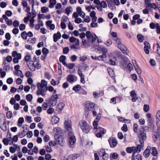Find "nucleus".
Masks as SVG:
<instances>
[{"mask_svg": "<svg viewBox=\"0 0 160 160\" xmlns=\"http://www.w3.org/2000/svg\"><path fill=\"white\" fill-rule=\"evenodd\" d=\"M79 155L78 154H74L70 155L68 158L67 159L68 160H72L75 159L77 157H79Z\"/></svg>", "mask_w": 160, "mask_h": 160, "instance_id": "aec40b11", "label": "nucleus"}, {"mask_svg": "<svg viewBox=\"0 0 160 160\" xmlns=\"http://www.w3.org/2000/svg\"><path fill=\"white\" fill-rule=\"evenodd\" d=\"M27 16L26 17H25L24 19V21L25 23H27L28 21L29 18L30 17H32V12L28 13L27 14Z\"/></svg>", "mask_w": 160, "mask_h": 160, "instance_id": "5701e85b", "label": "nucleus"}, {"mask_svg": "<svg viewBox=\"0 0 160 160\" xmlns=\"http://www.w3.org/2000/svg\"><path fill=\"white\" fill-rule=\"evenodd\" d=\"M54 112V109L52 108H49L47 111V112L49 114H52Z\"/></svg>", "mask_w": 160, "mask_h": 160, "instance_id": "bf43d9fd", "label": "nucleus"}, {"mask_svg": "<svg viewBox=\"0 0 160 160\" xmlns=\"http://www.w3.org/2000/svg\"><path fill=\"white\" fill-rule=\"evenodd\" d=\"M39 59L37 58L36 56H35L33 57V60L30 61L27 63L28 67L32 72L35 71L36 68L40 69L41 67L39 64Z\"/></svg>", "mask_w": 160, "mask_h": 160, "instance_id": "f257e3e1", "label": "nucleus"}, {"mask_svg": "<svg viewBox=\"0 0 160 160\" xmlns=\"http://www.w3.org/2000/svg\"><path fill=\"white\" fill-rule=\"evenodd\" d=\"M99 48L98 50L102 52V54L106 55V53L108 52V49L104 47H100Z\"/></svg>", "mask_w": 160, "mask_h": 160, "instance_id": "cd10ccee", "label": "nucleus"}, {"mask_svg": "<svg viewBox=\"0 0 160 160\" xmlns=\"http://www.w3.org/2000/svg\"><path fill=\"white\" fill-rule=\"evenodd\" d=\"M26 98L28 101L30 102L32 99V96L31 94H28L26 96Z\"/></svg>", "mask_w": 160, "mask_h": 160, "instance_id": "e433bc0d", "label": "nucleus"}, {"mask_svg": "<svg viewBox=\"0 0 160 160\" xmlns=\"http://www.w3.org/2000/svg\"><path fill=\"white\" fill-rule=\"evenodd\" d=\"M95 104L90 102H87L86 104V107L89 111H92L95 110L94 106Z\"/></svg>", "mask_w": 160, "mask_h": 160, "instance_id": "6e6552de", "label": "nucleus"}, {"mask_svg": "<svg viewBox=\"0 0 160 160\" xmlns=\"http://www.w3.org/2000/svg\"><path fill=\"white\" fill-rule=\"evenodd\" d=\"M105 150L104 149H102L98 152V154L100 157H102L103 154L105 153Z\"/></svg>", "mask_w": 160, "mask_h": 160, "instance_id": "ea45409f", "label": "nucleus"}, {"mask_svg": "<svg viewBox=\"0 0 160 160\" xmlns=\"http://www.w3.org/2000/svg\"><path fill=\"white\" fill-rule=\"evenodd\" d=\"M156 122L157 129V132H155L153 134L154 137L153 139L155 141L158 139L160 141V120L157 119Z\"/></svg>", "mask_w": 160, "mask_h": 160, "instance_id": "39448f33", "label": "nucleus"}, {"mask_svg": "<svg viewBox=\"0 0 160 160\" xmlns=\"http://www.w3.org/2000/svg\"><path fill=\"white\" fill-rule=\"evenodd\" d=\"M108 142L110 144L111 147H114L116 146L117 144V141L115 139H112L111 140L110 139H108Z\"/></svg>", "mask_w": 160, "mask_h": 160, "instance_id": "f3484780", "label": "nucleus"}, {"mask_svg": "<svg viewBox=\"0 0 160 160\" xmlns=\"http://www.w3.org/2000/svg\"><path fill=\"white\" fill-rule=\"evenodd\" d=\"M156 28L157 29V33L160 34V26L158 23L156 24Z\"/></svg>", "mask_w": 160, "mask_h": 160, "instance_id": "052dcab7", "label": "nucleus"}, {"mask_svg": "<svg viewBox=\"0 0 160 160\" xmlns=\"http://www.w3.org/2000/svg\"><path fill=\"white\" fill-rule=\"evenodd\" d=\"M74 22L76 23H80L81 22H84V21H82L81 18H77L74 20Z\"/></svg>", "mask_w": 160, "mask_h": 160, "instance_id": "0e129e2a", "label": "nucleus"}, {"mask_svg": "<svg viewBox=\"0 0 160 160\" xmlns=\"http://www.w3.org/2000/svg\"><path fill=\"white\" fill-rule=\"evenodd\" d=\"M120 63L121 67L124 68L128 63V58L126 57L122 58L120 60Z\"/></svg>", "mask_w": 160, "mask_h": 160, "instance_id": "0eeeda50", "label": "nucleus"}, {"mask_svg": "<svg viewBox=\"0 0 160 160\" xmlns=\"http://www.w3.org/2000/svg\"><path fill=\"white\" fill-rule=\"evenodd\" d=\"M114 40L118 44V46L120 45H122L121 44V40L120 39L117 37L116 38L114 39Z\"/></svg>", "mask_w": 160, "mask_h": 160, "instance_id": "13d9d810", "label": "nucleus"}, {"mask_svg": "<svg viewBox=\"0 0 160 160\" xmlns=\"http://www.w3.org/2000/svg\"><path fill=\"white\" fill-rule=\"evenodd\" d=\"M145 3L146 4L147 7L146 8H148L149 9L150 8L151 6L152 5V3H150V0H148L145 2Z\"/></svg>", "mask_w": 160, "mask_h": 160, "instance_id": "3c124183", "label": "nucleus"}, {"mask_svg": "<svg viewBox=\"0 0 160 160\" xmlns=\"http://www.w3.org/2000/svg\"><path fill=\"white\" fill-rule=\"evenodd\" d=\"M79 125L84 133H87L90 130V126L84 120L80 121L79 122Z\"/></svg>", "mask_w": 160, "mask_h": 160, "instance_id": "7ed1b4c3", "label": "nucleus"}, {"mask_svg": "<svg viewBox=\"0 0 160 160\" xmlns=\"http://www.w3.org/2000/svg\"><path fill=\"white\" fill-rule=\"evenodd\" d=\"M109 157V154L105 152L103 155L102 158L104 160H107L108 158Z\"/></svg>", "mask_w": 160, "mask_h": 160, "instance_id": "603ef678", "label": "nucleus"}, {"mask_svg": "<svg viewBox=\"0 0 160 160\" xmlns=\"http://www.w3.org/2000/svg\"><path fill=\"white\" fill-rule=\"evenodd\" d=\"M75 75L69 74L67 77V80L68 82L72 83L74 82V77Z\"/></svg>", "mask_w": 160, "mask_h": 160, "instance_id": "6ab92c4d", "label": "nucleus"}, {"mask_svg": "<svg viewBox=\"0 0 160 160\" xmlns=\"http://www.w3.org/2000/svg\"><path fill=\"white\" fill-rule=\"evenodd\" d=\"M48 10V8L46 7H43L41 9V12L42 13H44L47 12Z\"/></svg>", "mask_w": 160, "mask_h": 160, "instance_id": "a19ab883", "label": "nucleus"}, {"mask_svg": "<svg viewBox=\"0 0 160 160\" xmlns=\"http://www.w3.org/2000/svg\"><path fill=\"white\" fill-rule=\"evenodd\" d=\"M76 141V138L75 137L74 135L71 136L69 139V142L70 144L71 145H72L74 144Z\"/></svg>", "mask_w": 160, "mask_h": 160, "instance_id": "412c9836", "label": "nucleus"}, {"mask_svg": "<svg viewBox=\"0 0 160 160\" xmlns=\"http://www.w3.org/2000/svg\"><path fill=\"white\" fill-rule=\"evenodd\" d=\"M72 9V8L70 6H68L67 7L65 10V13H66L68 16H69V15L70 12L72 11H71V9Z\"/></svg>", "mask_w": 160, "mask_h": 160, "instance_id": "c9c22d12", "label": "nucleus"}, {"mask_svg": "<svg viewBox=\"0 0 160 160\" xmlns=\"http://www.w3.org/2000/svg\"><path fill=\"white\" fill-rule=\"evenodd\" d=\"M136 147H128L126 148V151L128 153H131L132 152L135 151Z\"/></svg>", "mask_w": 160, "mask_h": 160, "instance_id": "4be33fe9", "label": "nucleus"}, {"mask_svg": "<svg viewBox=\"0 0 160 160\" xmlns=\"http://www.w3.org/2000/svg\"><path fill=\"white\" fill-rule=\"evenodd\" d=\"M122 130L124 132H127L128 130V128L127 124H124L123 125L121 128Z\"/></svg>", "mask_w": 160, "mask_h": 160, "instance_id": "49530a36", "label": "nucleus"}, {"mask_svg": "<svg viewBox=\"0 0 160 160\" xmlns=\"http://www.w3.org/2000/svg\"><path fill=\"white\" fill-rule=\"evenodd\" d=\"M118 48L125 54L128 55L129 51L127 47L123 45H120L118 46Z\"/></svg>", "mask_w": 160, "mask_h": 160, "instance_id": "f8f14e48", "label": "nucleus"}, {"mask_svg": "<svg viewBox=\"0 0 160 160\" xmlns=\"http://www.w3.org/2000/svg\"><path fill=\"white\" fill-rule=\"evenodd\" d=\"M98 121H94V122L93 123V125L94 127V129H96L97 130V128H98L97 127L98 123Z\"/></svg>", "mask_w": 160, "mask_h": 160, "instance_id": "de8ad7c7", "label": "nucleus"}, {"mask_svg": "<svg viewBox=\"0 0 160 160\" xmlns=\"http://www.w3.org/2000/svg\"><path fill=\"white\" fill-rule=\"evenodd\" d=\"M149 129L148 126H142L140 128V134L139 136L140 138V143L142 144L144 143V140H146L147 138L146 135V131Z\"/></svg>", "mask_w": 160, "mask_h": 160, "instance_id": "f03ea898", "label": "nucleus"}, {"mask_svg": "<svg viewBox=\"0 0 160 160\" xmlns=\"http://www.w3.org/2000/svg\"><path fill=\"white\" fill-rule=\"evenodd\" d=\"M26 128V129H23V131L21 132V138L23 137L27 134V132L28 131V130L27 129V127Z\"/></svg>", "mask_w": 160, "mask_h": 160, "instance_id": "473e14b6", "label": "nucleus"}, {"mask_svg": "<svg viewBox=\"0 0 160 160\" xmlns=\"http://www.w3.org/2000/svg\"><path fill=\"white\" fill-rule=\"evenodd\" d=\"M65 106L64 104L62 102L59 103L58 105L57 108L60 111H61L63 108Z\"/></svg>", "mask_w": 160, "mask_h": 160, "instance_id": "bb28decb", "label": "nucleus"}, {"mask_svg": "<svg viewBox=\"0 0 160 160\" xmlns=\"http://www.w3.org/2000/svg\"><path fill=\"white\" fill-rule=\"evenodd\" d=\"M32 16L31 18L30 19V26L32 28L34 27V18L36 17V14L33 12H32Z\"/></svg>", "mask_w": 160, "mask_h": 160, "instance_id": "ddd939ff", "label": "nucleus"}, {"mask_svg": "<svg viewBox=\"0 0 160 160\" xmlns=\"http://www.w3.org/2000/svg\"><path fill=\"white\" fill-rule=\"evenodd\" d=\"M81 88V86L79 85L78 84L73 87L72 88V89L75 91L77 92L80 90Z\"/></svg>", "mask_w": 160, "mask_h": 160, "instance_id": "72a5a7b5", "label": "nucleus"}, {"mask_svg": "<svg viewBox=\"0 0 160 160\" xmlns=\"http://www.w3.org/2000/svg\"><path fill=\"white\" fill-rule=\"evenodd\" d=\"M16 100H15V98H12L9 101V102L12 105H14V104H15L16 102Z\"/></svg>", "mask_w": 160, "mask_h": 160, "instance_id": "774afa93", "label": "nucleus"}, {"mask_svg": "<svg viewBox=\"0 0 160 160\" xmlns=\"http://www.w3.org/2000/svg\"><path fill=\"white\" fill-rule=\"evenodd\" d=\"M130 95L132 97V101L135 102L138 99V98L136 96L137 94L135 92V91H132L130 92Z\"/></svg>", "mask_w": 160, "mask_h": 160, "instance_id": "2eb2a0df", "label": "nucleus"}, {"mask_svg": "<svg viewBox=\"0 0 160 160\" xmlns=\"http://www.w3.org/2000/svg\"><path fill=\"white\" fill-rule=\"evenodd\" d=\"M19 55H20V53H18L16 51H14L12 54V56L14 57H19Z\"/></svg>", "mask_w": 160, "mask_h": 160, "instance_id": "e2e57ef3", "label": "nucleus"}, {"mask_svg": "<svg viewBox=\"0 0 160 160\" xmlns=\"http://www.w3.org/2000/svg\"><path fill=\"white\" fill-rule=\"evenodd\" d=\"M64 124L65 126L68 131H70L72 130V125L71 120H65Z\"/></svg>", "mask_w": 160, "mask_h": 160, "instance_id": "1a4fd4ad", "label": "nucleus"}, {"mask_svg": "<svg viewBox=\"0 0 160 160\" xmlns=\"http://www.w3.org/2000/svg\"><path fill=\"white\" fill-rule=\"evenodd\" d=\"M138 125L136 123H135L133 125V130L134 132L137 133L138 132Z\"/></svg>", "mask_w": 160, "mask_h": 160, "instance_id": "69168bd1", "label": "nucleus"}, {"mask_svg": "<svg viewBox=\"0 0 160 160\" xmlns=\"http://www.w3.org/2000/svg\"><path fill=\"white\" fill-rule=\"evenodd\" d=\"M49 2V8H52L54 7V5L56 3V0H50Z\"/></svg>", "mask_w": 160, "mask_h": 160, "instance_id": "b1692460", "label": "nucleus"}, {"mask_svg": "<svg viewBox=\"0 0 160 160\" xmlns=\"http://www.w3.org/2000/svg\"><path fill=\"white\" fill-rule=\"evenodd\" d=\"M138 41L140 42H142L143 41V36L141 34H138L137 36Z\"/></svg>", "mask_w": 160, "mask_h": 160, "instance_id": "7c9ffc66", "label": "nucleus"}, {"mask_svg": "<svg viewBox=\"0 0 160 160\" xmlns=\"http://www.w3.org/2000/svg\"><path fill=\"white\" fill-rule=\"evenodd\" d=\"M42 53L43 54L47 55L48 53L49 50H48L45 48H43L42 50Z\"/></svg>", "mask_w": 160, "mask_h": 160, "instance_id": "c03bdc74", "label": "nucleus"}, {"mask_svg": "<svg viewBox=\"0 0 160 160\" xmlns=\"http://www.w3.org/2000/svg\"><path fill=\"white\" fill-rule=\"evenodd\" d=\"M148 127H149V129L150 130H154L155 129V126L153 123H150L148 124Z\"/></svg>", "mask_w": 160, "mask_h": 160, "instance_id": "4c0bfd02", "label": "nucleus"}, {"mask_svg": "<svg viewBox=\"0 0 160 160\" xmlns=\"http://www.w3.org/2000/svg\"><path fill=\"white\" fill-rule=\"evenodd\" d=\"M86 36L88 40L90 39L92 35L91 32L90 31H87L86 32Z\"/></svg>", "mask_w": 160, "mask_h": 160, "instance_id": "79ce46f5", "label": "nucleus"}, {"mask_svg": "<svg viewBox=\"0 0 160 160\" xmlns=\"http://www.w3.org/2000/svg\"><path fill=\"white\" fill-rule=\"evenodd\" d=\"M150 46H145L144 48V50L147 54H148L149 53V48H150Z\"/></svg>", "mask_w": 160, "mask_h": 160, "instance_id": "37998d69", "label": "nucleus"}, {"mask_svg": "<svg viewBox=\"0 0 160 160\" xmlns=\"http://www.w3.org/2000/svg\"><path fill=\"white\" fill-rule=\"evenodd\" d=\"M66 59V57L65 56L62 55L59 58V61L62 62H63V61H65Z\"/></svg>", "mask_w": 160, "mask_h": 160, "instance_id": "680f3d73", "label": "nucleus"}, {"mask_svg": "<svg viewBox=\"0 0 160 160\" xmlns=\"http://www.w3.org/2000/svg\"><path fill=\"white\" fill-rule=\"evenodd\" d=\"M10 139L5 138H4L2 140V142L4 144L6 145H7L8 144V142H10Z\"/></svg>", "mask_w": 160, "mask_h": 160, "instance_id": "8fccbe9b", "label": "nucleus"}, {"mask_svg": "<svg viewBox=\"0 0 160 160\" xmlns=\"http://www.w3.org/2000/svg\"><path fill=\"white\" fill-rule=\"evenodd\" d=\"M143 143H142L141 144V145L138 144L137 145V147L136 148V150L135 151L136 152H138H138H139L141 150V148L142 147V146L143 145Z\"/></svg>", "mask_w": 160, "mask_h": 160, "instance_id": "2f4dec72", "label": "nucleus"}, {"mask_svg": "<svg viewBox=\"0 0 160 160\" xmlns=\"http://www.w3.org/2000/svg\"><path fill=\"white\" fill-rule=\"evenodd\" d=\"M67 67L69 69H72L74 67L75 64L74 63H69L68 64Z\"/></svg>", "mask_w": 160, "mask_h": 160, "instance_id": "6e6d98bb", "label": "nucleus"}, {"mask_svg": "<svg viewBox=\"0 0 160 160\" xmlns=\"http://www.w3.org/2000/svg\"><path fill=\"white\" fill-rule=\"evenodd\" d=\"M61 34L60 32H58L57 33L54 34L53 35L54 42H57L58 39L61 38Z\"/></svg>", "mask_w": 160, "mask_h": 160, "instance_id": "4468645a", "label": "nucleus"}, {"mask_svg": "<svg viewBox=\"0 0 160 160\" xmlns=\"http://www.w3.org/2000/svg\"><path fill=\"white\" fill-rule=\"evenodd\" d=\"M134 66L138 73L140 74L141 73V70L137 64H136V65L134 64Z\"/></svg>", "mask_w": 160, "mask_h": 160, "instance_id": "c756f323", "label": "nucleus"}, {"mask_svg": "<svg viewBox=\"0 0 160 160\" xmlns=\"http://www.w3.org/2000/svg\"><path fill=\"white\" fill-rule=\"evenodd\" d=\"M69 52V48L68 47L64 48L63 49V52L64 54H67Z\"/></svg>", "mask_w": 160, "mask_h": 160, "instance_id": "09e8293b", "label": "nucleus"}, {"mask_svg": "<svg viewBox=\"0 0 160 160\" xmlns=\"http://www.w3.org/2000/svg\"><path fill=\"white\" fill-rule=\"evenodd\" d=\"M108 7L111 8L112 9H113L116 8L115 6L113 4V2L112 0H106Z\"/></svg>", "mask_w": 160, "mask_h": 160, "instance_id": "a211bd4d", "label": "nucleus"}, {"mask_svg": "<svg viewBox=\"0 0 160 160\" xmlns=\"http://www.w3.org/2000/svg\"><path fill=\"white\" fill-rule=\"evenodd\" d=\"M149 109V105L147 104H145L144 105L143 110L145 112H148Z\"/></svg>", "mask_w": 160, "mask_h": 160, "instance_id": "864d4df0", "label": "nucleus"}, {"mask_svg": "<svg viewBox=\"0 0 160 160\" xmlns=\"http://www.w3.org/2000/svg\"><path fill=\"white\" fill-rule=\"evenodd\" d=\"M21 36L23 39H26L27 38V33L26 31H23L21 34Z\"/></svg>", "mask_w": 160, "mask_h": 160, "instance_id": "58836bf2", "label": "nucleus"}, {"mask_svg": "<svg viewBox=\"0 0 160 160\" xmlns=\"http://www.w3.org/2000/svg\"><path fill=\"white\" fill-rule=\"evenodd\" d=\"M69 42H75L76 45H79V41L78 39L75 38L73 37H71L69 38Z\"/></svg>", "mask_w": 160, "mask_h": 160, "instance_id": "dca6fc26", "label": "nucleus"}, {"mask_svg": "<svg viewBox=\"0 0 160 160\" xmlns=\"http://www.w3.org/2000/svg\"><path fill=\"white\" fill-rule=\"evenodd\" d=\"M31 58V56L29 54H27L25 57L24 59L26 61H28V62L30 61Z\"/></svg>", "mask_w": 160, "mask_h": 160, "instance_id": "4d7b16f0", "label": "nucleus"}, {"mask_svg": "<svg viewBox=\"0 0 160 160\" xmlns=\"http://www.w3.org/2000/svg\"><path fill=\"white\" fill-rule=\"evenodd\" d=\"M94 35H92L91 37L92 38V43L95 42L98 39V38L96 35L95 33H94Z\"/></svg>", "mask_w": 160, "mask_h": 160, "instance_id": "a18cd8bd", "label": "nucleus"}, {"mask_svg": "<svg viewBox=\"0 0 160 160\" xmlns=\"http://www.w3.org/2000/svg\"><path fill=\"white\" fill-rule=\"evenodd\" d=\"M151 149L152 148L150 146H148L147 147L143 153V155L145 157L147 158L149 157L151 153Z\"/></svg>", "mask_w": 160, "mask_h": 160, "instance_id": "9b49d317", "label": "nucleus"}, {"mask_svg": "<svg viewBox=\"0 0 160 160\" xmlns=\"http://www.w3.org/2000/svg\"><path fill=\"white\" fill-rule=\"evenodd\" d=\"M107 57V55L104 54H102V55H100L98 57V60L99 61H102L103 59L106 58Z\"/></svg>", "mask_w": 160, "mask_h": 160, "instance_id": "f704fd0d", "label": "nucleus"}, {"mask_svg": "<svg viewBox=\"0 0 160 160\" xmlns=\"http://www.w3.org/2000/svg\"><path fill=\"white\" fill-rule=\"evenodd\" d=\"M58 99L59 98L58 94H55V95H52L48 100H47V101L49 104V106L52 107L56 105L57 99Z\"/></svg>", "mask_w": 160, "mask_h": 160, "instance_id": "20e7f679", "label": "nucleus"}, {"mask_svg": "<svg viewBox=\"0 0 160 160\" xmlns=\"http://www.w3.org/2000/svg\"><path fill=\"white\" fill-rule=\"evenodd\" d=\"M106 131L104 128L98 127L96 130V132L97 133L96 134V136L98 138H101L105 133Z\"/></svg>", "mask_w": 160, "mask_h": 160, "instance_id": "423d86ee", "label": "nucleus"}, {"mask_svg": "<svg viewBox=\"0 0 160 160\" xmlns=\"http://www.w3.org/2000/svg\"><path fill=\"white\" fill-rule=\"evenodd\" d=\"M100 6L103 8H106L107 7V5L106 3L104 1H103L100 2Z\"/></svg>", "mask_w": 160, "mask_h": 160, "instance_id": "5fc2aeb1", "label": "nucleus"}, {"mask_svg": "<svg viewBox=\"0 0 160 160\" xmlns=\"http://www.w3.org/2000/svg\"><path fill=\"white\" fill-rule=\"evenodd\" d=\"M55 138H58L56 139V141L58 142V144L61 146H63L64 142V139L62 136L60 135L58 136V135L55 136Z\"/></svg>", "mask_w": 160, "mask_h": 160, "instance_id": "9d476101", "label": "nucleus"}, {"mask_svg": "<svg viewBox=\"0 0 160 160\" xmlns=\"http://www.w3.org/2000/svg\"><path fill=\"white\" fill-rule=\"evenodd\" d=\"M152 152L151 154L152 156H156L158 155V151L156 148L154 147H153L151 149Z\"/></svg>", "mask_w": 160, "mask_h": 160, "instance_id": "393cba45", "label": "nucleus"}, {"mask_svg": "<svg viewBox=\"0 0 160 160\" xmlns=\"http://www.w3.org/2000/svg\"><path fill=\"white\" fill-rule=\"evenodd\" d=\"M13 81L12 78H8L7 80V82L9 84H11Z\"/></svg>", "mask_w": 160, "mask_h": 160, "instance_id": "338daca9", "label": "nucleus"}, {"mask_svg": "<svg viewBox=\"0 0 160 160\" xmlns=\"http://www.w3.org/2000/svg\"><path fill=\"white\" fill-rule=\"evenodd\" d=\"M48 106H49V104L47 100H46L45 102L43 103L42 107L43 110H46Z\"/></svg>", "mask_w": 160, "mask_h": 160, "instance_id": "a878e982", "label": "nucleus"}, {"mask_svg": "<svg viewBox=\"0 0 160 160\" xmlns=\"http://www.w3.org/2000/svg\"><path fill=\"white\" fill-rule=\"evenodd\" d=\"M108 71L109 75L112 77H113L114 76V72L113 69L111 68H108Z\"/></svg>", "mask_w": 160, "mask_h": 160, "instance_id": "c85d7f7f", "label": "nucleus"}]
</instances>
